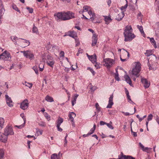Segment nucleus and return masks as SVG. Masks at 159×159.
<instances>
[{
	"label": "nucleus",
	"instance_id": "f257e3e1",
	"mask_svg": "<svg viewBox=\"0 0 159 159\" xmlns=\"http://www.w3.org/2000/svg\"><path fill=\"white\" fill-rule=\"evenodd\" d=\"M54 16L57 20L62 21L68 20L75 17V13L70 11L56 13L54 14Z\"/></svg>",
	"mask_w": 159,
	"mask_h": 159
},
{
	"label": "nucleus",
	"instance_id": "f03ea898",
	"mask_svg": "<svg viewBox=\"0 0 159 159\" xmlns=\"http://www.w3.org/2000/svg\"><path fill=\"white\" fill-rule=\"evenodd\" d=\"M132 30L130 26H127L124 32L125 41H130L135 37L134 34L132 33Z\"/></svg>",
	"mask_w": 159,
	"mask_h": 159
},
{
	"label": "nucleus",
	"instance_id": "7ed1b4c3",
	"mask_svg": "<svg viewBox=\"0 0 159 159\" xmlns=\"http://www.w3.org/2000/svg\"><path fill=\"white\" fill-rule=\"evenodd\" d=\"M134 67L131 72L129 71V74H132V75H135L136 77L139 76V73L141 70L140 64L139 62H135L134 64Z\"/></svg>",
	"mask_w": 159,
	"mask_h": 159
},
{
	"label": "nucleus",
	"instance_id": "20e7f679",
	"mask_svg": "<svg viewBox=\"0 0 159 159\" xmlns=\"http://www.w3.org/2000/svg\"><path fill=\"white\" fill-rule=\"evenodd\" d=\"M103 65L106 67L107 69H109L115 64V60L109 58H104L102 61Z\"/></svg>",
	"mask_w": 159,
	"mask_h": 159
},
{
	"label": "nucleus",
	"instance_id": "39448f33",
	"mask_svg": "<svg viewBox=\"0 0 159 159\" xmlns=\"http://www.w3.org/2000/svg\"><path fill=\"white\" fill-rule=\"evenodd\" d=\"M23 53L24 56L30 60H33L34 58V56L33 53L30 50L21 51Z\"/></svg>",
	"mask_w": 159,
	"mask_h": 159
},
{
	"label": "nucleus",
	"instance_id": "423d86ee",
	"mask_svg": "<svg viewBox=\"0 0 159 159\" xmlns=\"http://www.w3.org/2000/svg\"><path fill=\"white\" fill-rule=\"evenodd\" d=\"M11 56L9 53L5 51L2 54L0 55V59L4 61H8L10 59Z\"/></svg>",
	"mask_w": 159,
	"mask_h": 159
},
{
	"label": "nucleus",
	"instance_id": "0eeeda50",
	"mask_svg": "<svg viewBox=\"0 0 159 159\" xmlns=\"http://www.w3.org/2000/svg\"><path fill=\"white\" fill-rule=\"evenodd\" d=\"M4 133L8 136L9 135H12L14 134V132L13 131L12 127L7 126L5 129Z\"/></svg>",
	"mask_w": 159,
	"mask_h": 159
},
{
	"label": "nucleus",
	"instance_id": "6e6552de",
	"mask_svg": "<svg viewBox=\"0 0 159 159\" xmlns=\"http://www.w3.org/2000/svg\"><path fill=\"white\" fill-rule=\"evenodd\" d=\"M29 103L28 100L25 99L21 103L20 108L23 110H25L29 106Z\"/></svg>",
	"mask_w": 159,
	"mask_h": 159
},
{
	"label": "nucleus",
	"instance_id": "1a4fd4ad",
	"mask_svg": "<svg viewBox=\"0 0 159 159\" xmlns=\"http://www.w3.org/2000/svg\"><path fill=\"white\" fill-rule=\"evenodd\" d=\"M116 19L118 21L121 20L125 16L124 12L123 11L116 13Z\"/></svg>",
	"mask_w": 159,
	"mask_h": 159
},
{
	"label": "nucleus",
	"instance_id": "9d476101",
	"mask_svg": "<svg viewBox=\"0 0 159 159\" xmlns=\"http://www.w3.org/2000/svg\"><path fill=\"white\" fill-rule=\"evenodd\" d=\"M5 98L7 105L10 107H13V103L11 98L7 94L5 95Z\"/></svg>",
	"mask_w": 159,
	"mask_h": 159
},
{
	"label": "nucleus",
	"instance_id": "9b49d317",
	"mask_svg": "<svg viewBox=\"0 0 159 159\" xmlns=\"http://www.w3.org/2000/svg\"><path fill=\"white\" fill-rule=\"evenodd\" d=\"M141 82L143 84V86L145 88H147L149 87L150 83H148L146 79L142 78L141 79Z\"/></svg>",
	"mask_w": 159,
	"mask_h": 159
},
{
	"label": "nucleus",
	"instance_id": "f8f14e48",
	"mask_svg": "<svg viewBox=\"0 0 159 159\" xmlns=\"http://www.w3.org/2000/svg\"><path fill=\"white\" fill-rule=\"evenodd\" d=\"M97 36L95 34H94L92 37V46H95L97 44Z\"/></svg>",
	"mask_w": 159,
	"mask_h": 159
},
{
	"label": "nucleus",
	"instance_id": "ddd939ff",
	"mask_svg": "<svg viewBox=\"0 0 159 159\" xmlns=\"http://www.w3.org/2000/svg\"><path fill=\"white\" fill-rule=\"evenodd\" d=\"M113 95L112 94L111 95L110 97L109 98V100L108 101V104L107 107V108H111L112 107V106L113 104Z\"/></svg>",
	"mask_w": 159,
	"mask_h": 159
},
{
	"label": "nucleus",
	"instance_id": "4468645a",
	"mask_svg": "<svg viewBox=\"0 0 159 159\" xmlns=\"http://www.w3.org/2000/svg\"><path fill=\"white\" fill-rule=\"evenodd\" d=\"M8 136L4 133L0 136V141L4 143H6L7 141Z\"/></svg>",
	"mask_w": 159,
	"mask_h": 159
},
{
	"label": "nucleus",
	"instance_id": "2eb2a0df",
	"mask_svg": "<svg viewBox=\"0 0 159 159\" xmlns=\"http://www.w3.org/2000/svg\"><path fill=\"white\" fill-rule=\"evenodd\" d=\"M88 57L93 63L97 61V57L95 54L94 55L88 56Z\"/></svg>",
	"mask_w": 159,
	"mask_h": 159
},
{
	"label": "nucleus",
	"instance_id": "dca6fc26",
	"mask_svg": "<svg viewBox=\"0 0 159 159\" xmlns=\"http://www.w3.org/2000/svg\"><path fill=\"white\" fill-rule=\"evenodd\" d=\"M150 58L148 60V65L149 67V69L150 70H155L156 69L157 67L153 65L152 63L151 64H150L151 63V60H150Z\"/></svg>",
	"mask_w": 159,
	"mask_h": 159
},
{
	"label": "nucleus",
	"instance_id": "f3484780",
	"mask_svg": "<svg viewBox=\"0 0 159 159\" xmlns=\"http://www.w3.org/2000/svg\"><path fill=\"white\" fill-rule=\"evenodd\" d=\"M76 116V114L73 112H71L69 114V120L72 122L74 123V118Z\"/></svg>",
	"mask_w": 159,
	"mask_h": 159
},
{
	"label": "nucleus",
	"instance_id": "a211bd4d",
	"mask_svg": "<svg viewBox=\"0 0 159 159\" xmlns=\"http://www.w3.org/2000/svg\"><path fill=\"white\" fill-rule=\"evenodd\" d=\"M91 7L87 6H85L83 7V11H80L79 12L81 13L83 12H87L89 11V10H90Z\"/></svg>",
	"mask_w": 159,
	"mask_h": 159
},
{
	"label": "nucleus",
	"instance_id": "6ab92c4d",
	"mask_svg": "<svg viewBox=\"0 0 159 159\" xmlns=\"http://www.w3.org/2000/svg\"><path fill=\"white\" fill-rule=\"evenodd\" d=\"M104 20L106 24L108 25L112 20L110 17L107 16H104Z\"/></svg>",
	"mask_w": 159,
	"mask_h": 159
},
{
	"label": "nucleus",
	"instance_id": "aec40b11",
	"mask_svg": "<svg viewBox=\"0 0 159 159\" xmlns=\"http://www.w3.org/2000/svg\"><path fill=\"white\" fill-rule=\"evenodd\" d=\"M124 78L127 83L131 85L132 84V82L129 76L128 75H125L124 76Z\"/></svg>",
	"mask_w": 159,
	"mask_h": 159
},
{
	"label": "nucleus",
	"instance_id": "412c9836",
	"mask_svg": "<svg viewBox=\"0 0 159 159\" xmlns=\"http://www.w3.org/2000/svg\"><path fill=\"white\" fill-rule=\"evenodd\" d=\"M49 47H52V48H50L51 50H50L52 52L54 51L55 49H56L57 50H59V48L58 46L55 45H49V46L47 47V48H49Z\"/></svg>",
	"mask_w": 159,
	"mask_h": 159
},
{
	"label": "nucleus",
	"instance_id": "4be33fe9",
	"mask_svg": "<svg viewBox=\"0 0 159 159\" xmlns=\"http://www.w3.org/2000/svg\"><path fill=\"white\" fill-rule=\"evenodd\" d=\"M79 96L78 94H75L73 99L72 100V105L73 106L76 103V99Z\"/></svg>",
	"mask_w": 159,
	"mask_h": 159
},
{
	"label": "nucleus",
	"instance_id": "5701e85b",
	"mask_svg": "<svg viewBox=\"0 0 159 159\" xmlns=\"http://www.w3.org/2000/svg\"><path fill=\"white\" fill-rule=\"evenodd\" d=\"M153 115L152 114H149L147 120L146 121V126H148V123L149 121L152 120V119Z\"/></svg>",
	"mask_w": 159,
	"mask_h": 159
},
{
	"label": "nucleus",
	"instance_id": "b1692460",
	"mask_svg": "<svg viewBox=\"0 0 159 159\" xmlns=\"http://www.w3.org/2000/svg\"><path fill=\"white\" fill-rule=\"evenodd\" d=\"M46 101L49 102H52L54 101V100L52 97L49 95H47L45 98Z\"/></svg>",
	"mask_w": 159,
	"mask_h": 159
},
{
	"label": "nucleus",
	"instance_id": "393cba45",
	"mask_svg": "<svg viewBox=\"0 0 159 159\" xmlns=\"http://www.w3.org/2000/svg\"><path fill=\"white\" fill-rule=\"evenodd\" d=\"M47 63L49 66L52 67L54 63V61L53 60L51 61L50 60H47Z\"/></svg>",
	"mask_w": 159,
	"mask_h": 159
},
{
	"label": "nucleus",
	"instance_id": "a878e982",
	"mask_svg": "<svg viewBox=\"0 0 159 159\" xmlns=\"http://www.w3.org/2000/svg\"><path fill=\"white\" fill-rule=\"evenodd\" d=\"M139 30L140 31L141 33V34H143V36L145 37V34H144V31L143 30V27L141 26H139V25H138L137 26Z\"/></svg>",
	"mask_w": 159,
	"mask_h": 159
},
{
	"label": "nucleus",
	"instance_id": "bb28decb",
	"mask_svg": "<svg viewBox=\"0 0 159 159\" xmlns=\"http://www.w3.org/2000/svg\"><path fill=\"white\" fill-rule=\"evenodd\" d=\"M152 50H147L146 51V52L145 53V55L149 57L152 55Z\"/></svg>",
	"mask_w": 159,
	"mask_h": 159
},
{
	"label": "nucleus",
	"instance_id": "cd10ccee",
	"mask_svg": "<svg viewBox=\"0 0 159 159\" xmlns=\"http://www.w3.org/2000/svg\"><path fill=\"white\" fill-rule=\"evenodd\" d=\"M150 41L154 47L155 48H157V46L156 44V42L153 38H150Z\"/></svg>",
	"mask_w": 159,
	"mask_h": 159
},
{
	"label": "nucleus",
	"instance_id": "c85d7f7f",
	"mask_svg": "<svg viewBox=\"0 0 159 159\" xmlns=\"http://www.w3.org/2000/svg\"><path fill=\"white\" fill-rule=\"evenodd\" d=\"M63 122V119L59 117L58 120H57V125L60 126L61 124Z\"/></svg>",
	"mask_w": 159,
	"mask_h": 159
},
{
	"label": "nucleus",
	"instance_id": "c756f323",
	"mask_svg": "<svg viewBox=\"0 0 159 159\" xmlns=\"http://www.w3.org/2000/svg\"><path fill=\"white\" fill-rule=\"evenodd\" d=\"M4 123V120L2 118H0V127L2 129L3 127Z\"/></svg>",
	"mask_w": 159,
	"mask_h": 159
},
{
	"label": "nucleus",
	"instance_id": "7c9ffc66",
	"mask_svg": "<svg viewBox=\"0 0 159 159\" xmlns=\"http://www.w3.org/2000/svg\"><path fill=\"white\" fill-rule=\"evenodd\" d=\"M96 127V125L94 124L93 128L91 129L90 131L88 133V135H91L94 132V130L95 129Z\"/></svg>",
	"mask_w": 159,
	"mask_h": 159
},
{
	"label": "nucleus",
	"instance_id": "2f4dec72",
	"mask_svg": "<svg viewBox=\"0 0 159 159\" xmlns=\"http://www.w3.org/2000/svg\"><path fill=\"white\" fill-rule=\"evenodd\" d=\"M32 32L33 33L36 34H39V31L37 28L34 25V26L32 28Z\"/></svg>",
	"mask_w": 159,
	"mask_h": 159
},
{
	"label": "nucleus",
	"instance_id": "473e14b6",
	"mask_svg": "<svg viewBox=\"0 0 159 159\" xmlns=\"http://www.w3.org/2000/svg\"><path fill=\"white\" fill-rule=\"evenodd\" d=\"M4 155V150L2 149H0V159H3Z\"/></svg>",
	"mask_w": 159,
	"mask_h": 159
},
{
	"label": "nucleus",
	"instance_id": "72a5a7b5",
	"mask_svg": "<svg viewBox=\"0 0 159 159\" xmlns=\"http://www.w3.org/2000/svg\"><path fill=\"white\" fill-rule=\"evenodd\" d=\"M23 84L25 86L29 87L30 88H31L33 85V84L32 83H28L26 81L23 83Z\"/></svg>",
	"mask_w": 159,
	"mask_h": 159
},
{
	"label": "nucleus",
	"instance_id": "f704fd0d",
	"mask_svg": "<svg viewBox=\"0 0 159 159\" xmlns=\"http://www.w3.org/2000/svg\"><path fill=\"white\" fill-rule=\"evenodd\" d=\"M10 39L12 40V41L14 42L15 41H16L18 40L19 39H20L21 38H18L16 36H11L10 37Z\"/></svg>",
	"mask_w": 159,
	"mask_h": 159
},
{
	"label": "nucleus",
	"instance_id": "c9c22d12",
	"mask_svg": "<svg viewBox=\"0 0 159 159\" xmlns=\"http://www.w3.org/2000/svg\"><path fill=\"white\" fill-rule=\"evenodd\" d=\"M21 39H22L24 40V41L23 42V43H25V46H24V47H25L26 46H27L29 45L30 44V41L29 40H27L26 39H24L21 38Z\"/></svg>",
	"mask_w": 159,
	"mask_h": 159
},
{
	"label": "nucleus",
	"instance_id": "e433bc0d",
	"mask_svg": "<svg viewBox=\"0 0 159 159\" xmlns=\"http://www.w3.org/2000/svg\"><path fill=\"white\" fill-rule=\"evenodd\" d=\"M112 122L111 121L109 123H106V125L110 129H113L114 127L112 125Z\"/></svg>",
	"mask_w": 159,
	"mask_h": 159
},
{
	"label": "nucleus",
	"instance_id": "4c0bfd02",
	"mask_svg": "<svg viewBox=\"0 0 159 159\" xmlns=\"http://www.w3.org/2000/svg\"><path fill=\"white\" fill-rule=\"evenodd\" d=\"M128 6L127 4H126L124 6H122L120 9L122 11H123L124 12L125 11V10Z\"/></svg>",
	"mask_w": 159,
	"mask_h": 159
},
{
	"label": "nucleus",
	"instance_id": "58836bf2",
	"mask_svg": "<svg viewBox=\"0 0 159 159\" xmlns=\"http://www.w3.org/2000/svg\"><path fill=\"white\" fill-rule=\"evenodd\" d=\"M152 150V148H148V147L145 148L143 151H145L148 153H150Z\"/></svg>",
	"mask_w": 159,
	"mask_h": 159
},
{
	"label": "nucleus",
	"instance_id": "ea45409f",
	"mask_svg": "<svg viewBox=\"0 0 159 159\" xmlns=\"http://www.w3.org/2000/svg\"><path fill=\"white\" fill-rule=\"evenodd\" d=\"M93 64H94V66L96 69H98L100 68V64L99 63H98L96 62H94Z\"/></svg>",
	"mask_w": 159,
	"mask_h": 159
},
{
	"label": "nucleus",
	"instance_id": "a19ab883",
	"mask_svg": "<svg viewBox=\"0 0 159 159\" xmlns=\"http://www.w3.org/2000/svg\"><path fill=\"white\" fill-rule=\"evenodd\" d=\"M51 159H58L57 154L56 153H54L52 154L51 156Z\"/></svg>",
	"mask_w": 159,
	"mask_h": 159
},
{
	"label": "nucleus",
	"instance_id": "79ce46f5",
	"mask_svg": "<svg viewBox=\"0 0 159 159\" xmlns=\"http://www.w3.org/2000/svg\"><path fill=\"white\" fill-rule=\"evenodd\" d=\"M44 115L46 119H47L48 121L50 120V117L47 112H45Z\"/></svg>",
	"mask_w": 159,
	"mask_h": 159
},
{
	"label": "nucleus",
	"instance_id": "37998d69",
	"mask_svg": "<svg viewBox=\"0 0 159 159\" xmlns=\"http://www.w3.org/2000/svg\"><path fill=\"white\" fill-rule=\"evenodd\" d=\"M12 8L15 10L20 12V10L18 9V8H17L16 5L13 4L12 5Z\"/></svg>",
	"mask_w": 159,
	"mask_h": 159
},
{
	"label": "nucleus",
	"instance_id": "c03bdc74",
	"mask_svg": "<svg viewBox=\"0 0 159 159\" xmlns=\"http://www.w3.org/2000/svg\"><path fill=\"white\" fill-rule=\"evenodd\" d=\"M33 69L34 70L35 73L37 75L39 74V72L38 71V69L36 66H34L33 68Z\"/></svg>",
	"mask_w": 159,
	"mask_h": 159
},
{
	"label": "nucleus",
	"instance_id": "a18cd8bd",
	"mask_svg": "<svg viewBox=\"0 0 159 159\" xmlns=\"http://www.w3.org/2000/svg\"><path fill=\"white\" fill-rule=\"evenodd\" d=\"M95 107L98 112H99L100 111V107H99L98 104L96 103L95 104Z\"/></svg>",
	"mask_w": 159,
	"mask_h": 159
},
{
	"label": "nucleus",
	"instance_id": "49530a36",
	"mask_svg": "<svg viewBox=\"0 0 159 159\" xmlns=\"http://www.w3.org/2000/svg\"><path fill=\"white\" fill-rule=\"evenodd\" d=\"M25 124L24 123L20 125H15V127L18 128V129H21L24 127Z\"/></svg>",
	"mask_w": 159,
	"mask_h": 159
},
{
	"label": "nucleus",
	"instance_id": "de8ad7c7",
	"mask_svg": "<svg viewBox=\"0 0 159 159\" xmlns=\"http://www.w3.org/2000/svg\"><path fill=\"white\" fill-rule=\"evenodd\" d=\"M88 13L90 16H92V17H93L95 16V14L93 12L91 11V8L90 9V10H89V11L88 12Z\"/></svg>",
	"mask_w": 159,
	"mask_h": 159
},
{
	"label": "nucleus",
	"instance_id": "09e8293b",
	"mask_svg": "<svg viewBox=\"0 0 159 159\" xmlns=\"http://www.w3.org/2000/svg\"><path fill=\"white\" fill-rule=\"evenodd\" d=\"M20 116L23 119L24 124H25L26 121V119L24 114L23 113L21 114H20Z\"/></svg>",
	"mask_w": 159,
	"mask_h": 159
},
{
	"label": "nucleus",
	"instance_id": "8fccbe9b",
	"mask_svg": "<svg viewBox=\"0 0 159 159\" xmlns=\"http://www.w3.org/2000/svg\"><path fill=\"white\" fill-rule=\"evenodd\" d=\"M115 79L117 81L119 80V78L118 77V74L117 71L115 74Z\"/></svg>",
	"mask_w": 159,
	"mask_h": 159
},
{
	"label": "nucleus",
	"instance_id": "3c124183",
	"mask_svg": "<svg viewBox=\"0 0 159 159\" xmlns=\"http://www.w3.org/2000/svg\"><path fill=\"white\" fill-rule=\"evenodd\" d=\"M87 70H89L90 72L92 73L93 75H94L95 74V72L93 71V69L90 67H88L87 68Z\"/></svg>",
	"mask_w": 159,
	"mask_h": 159
},
{
	"label": "nucleus",
	"instance_id": "603ef678",
	"mask_svg": "<svg viewBox=\"0 0 159 159\" xmlns=\"http://www.w3.org/2000/svg\"><path fill=\"white\" fill-rule=\"evenodd\" d=\"M36 130L37 133L38 134H42V133L43 132V131L42 130H40L38 129H37Z\"/></svg>",
	"mask_w": 159,
	"mask_h": 159
},
{
	"label": "nucleus",
	"instance_id": "864d4df0",
	"mask_svg": "<svg viewBox=\"0 0 159 159\" xmlns=\"http://www.w3.org/2000/svg\"><path fill=\"white\" fill-rule=\"evenodd\" d=\"M26 9L28 10L29 13H31L33 12V10L32 8L27 7Z\"/></svg>",
	"mask_w": 159,
	"mask_h": 159
},
{
	"label": "nucleus",
	"instance_id": "5fc2aeb1",
	"mask_svg": "<svg viewBox=\"0 0 159 159\" xmlns=\"http://www.w3.org/2000/svg\"><path fill=\"white\" fill-rule=\"evenodd\" d=\"M83 52V50L80 49V48L78 50V52L76 54L77 56H79L80 53H82Z\"/></svg>",
	"mask_w": 159,
	"mask_h": 159
},
{
	"label": "nucleus",
	"instance_id": "6e6d98bb",
	"mask_svg": "<svg viewBox=\"0 0 159 159\" xmlns=\"http://www.w3.org/2000/svg\"><path fill=\"white\" fill-rule=\"evenodd\" d=\"M39 125L41 126H45L46 125L45 123L43 122H40L39 123Z\"/></svg>",
	"mask_w": 159,
	"mask_h": 159
},
{
	"label": "nucleus",
	"instance_id": "4d7b16f0",
	"mask_svg": "<svg viewBox=\"0 0 159 159\" xmlns=\"http://www.w3.org/2000/svg\"><path fill=\"white\" fill-rule=\"evenodd\" d=\"M127 96V98L129 100L128 102H129L130 103L133 102L131 100V99L130 98V96L129 95H128Z\"/></svg>",
	"mask_w": 159,
	"mask_h": 159
},
{
	"label": "nucleus",
	"instance_id": "13d9d810",
	"mask_svg": "<svg viewBox=\"0 0 159 159\" xmlns=\"http://www.w3.org/2000/svg\"><path fill=\"white\" fill-rule=\"evenodd\" d=\"M155 120L159 125V116L158 115L156 116Z\"/></svg>",
	"mask_w": 159,
	"mask_h": 159
},
{
	"label": "nucleus",
	"instance_id": "bf43d9fd",
	"mask_svg": "<svg viewBox=\"0 0 159 159\" xmlns=\"http://www.w3.org/2000/svg\"><path fill=\"white\" fill-rule=\"evenodd\" d=\"M122 113L124 114L126 116L130 115H132V114H134V113L130 114V113H129V112H122Z\"/></svg>",
	"mask_w": 159,
	"mask_h": 159
},
{
	"label": "nucleus",
	"instance_id": "052dcab7",
	"mask_svg": "<svg viewBox=\"0 0 159 159\" xmlns=\"http://www.w3.org/2000/svg\"><path fill=\"white\" fill-rule=\"evenodd\" d=\"M130 76L131 78H132L133 80L134 81H135L136 80V79L137 77H136L135 76V75H134L133 76L132 75V74H130Z\"/></svg>",
	"mask_w": 159,
	"mask_h": 159
},
{
	"label": "nucleus",
	"instance_id": "680f3d73",
	"mask_svg": "<svg viewBox=\"0 0 159 159\" xmlns=\"http://www.w3.org/2000/svg\"><path fill=\"white\" fill-rule=\"evenodd\" d=\"M60 57H63L64 56V52L63 51H61L60 53Z\"/></svg>",
	"mask_w": 159,
	"mask_h": 159
},
{
	"label": "nucleus",
	"instance_id": "e2e57ef3",
	"mask_svg": "<svg viewBox=\"0 0 159 159\" xmlns=\"http://www.w3.org/2000/svg\"><path fill=\"white\" fill-rule=\"evenodd\" d=\"M57 130L58 131L61 132L62 130V129L60 127V126L57 125Z\"/></svg>",
	"mask_w": 159,
	"mask_h": 159
},
{
	"label": "nucleus",
	"instance_id": "0e129e2a",
	"mask_svg": "<svg viewBox=\"0 0 159 159\" xmlns=\"http://www.w3.org/2000/svg\"><path fill=\"white\" fill-rule=\"evenodd\" d=\"M44 64L43 63H40L39 66V67L44 68Z\"/></svg>",
	"mask_w": 159,
	"mask_h": 159
},
{
	"label": "nucleus",
	"instance_id": "69168bd1",
	"mask_svg": "<svg viewBox=\"0 0 159 159\" xmlns=\"http://www.w3.org/2000/svg\"><path fill=\"white\" fill-rule=\"evenodd\" d=\"M47 60H52V57L48 55L47 56Z\"/></svg>",
	"mask_w": 159,
	"mask_h": 159
},
{
	"label": "nucleus",
	"instance_id": "338daca9",
	"mask_svg": "<svg viewBox=\"0 0 159 159\" xmlns=\"http://www.w3.org/2000/svg\"><path fill=\"white\" fill-rule=\"evenodd\" d=\"M106 123H106L105 122H104L103 121H101L100 122V124L101 125H106Z\"/></svg>",
	"mask_w": 159,
	"mask_h": 159
},
{
	"label": "nucleus",
	"instance_id": "774afa93",
	"mask_svg": "<svg viewBox=\"0 0 159 159\" xmlns=\"http://www.w3.org/2000/svg\"><path fill=\"white\" fill-rule=\"evenodd\" d=\"M139 145L141 147L142 150H143L145 148L144 146H143V145L141 143H139Z\"/></svg>",
	"mask_w": 159,
	"mask_h": 159
}]
</instances>
